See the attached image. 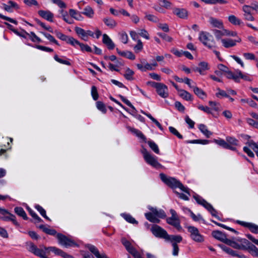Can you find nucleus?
<instances>
[{
  "instance_id": "nucleus-64",
  "label": "nucleus",
  "mask_w": 258,
  "mask_h": 258,
  "mask_svg": "<svg viewBox=\"0 0 258 258\" xmlns=\"http://www.w3.org/2000/svg\"><path fill=\"white\" fill-rule=\"evenodd\" d=\"M139 35L146 39H149V34L148 32L145 29L140 30V32H139Z\"/></svg>"
},
{
  "instance_id": "nucleus-40",
  "label": "nucleus",
  "mask_w": 258,
  "mask_h": 258,
  "mask_svg": "<svg viewBox=\"0 0 258 258\" xmlns=\"http://www.w3.org/2000/svg\"><path fill=\"white\" fill-rule=\"evenodd\" d=\"M121 216L124 218V219L129 223L132 224H137L138 222L136 220V219L133 218L132 216L129 214H122Z\"/></svg>"
},
{
  "instance_id": "nucleus-3",
  "label": "nucleus",
  "mask_w": 258,
  "mask_h": 258,
  "mask_svg": "<svg viewBox=\"0 0 258 258\" xmlns=\"http://www.w3.org/2000/svg\"><path fill=\"white\" fill-rule=\"evenodd\" d=\"M200 40L209 48L213 49L215 47V42L211 35L207 32H202L199 36Z\"/></svg>"
},
{
  "instance_id": "nucleus-61",
  "label": "nucleus",
  "mask_w": 258,
  "mask_h": 258,
  "mask_svg": "<svg viewBox=\"0 0 258 258\" xmlns=\"http://www.w3.org/2000/svg\"><path fill=\"white\" fill-rule=\"evenodd\" d=\"M41 228H42L43 231L50 235H54L56 233V231L54 229H50L46 228H45L44 226L42 225L40 227Z\"/></svg>"
},
{
  "instance_id": "nucleus-44",
  "label": "nucleus",
  "mask_w": 258,
  "mask_h": 258,
  "mask_svg": "<svg viewBox=\"0 0 258 258\" xmlns=\"http://www.w3.org/2000/svg\"><path fill=\"white\" fill-rule=\"evenodd\" d=\"M219 246L225 252L227 253H229L233 256H238L236 254V252L233 250L232 249L224 245H220Z\"/></svg>"
},
{
  "instance_id": "nucleus-20",
  "label": "nucleus",
  "mask_w": 258,
  "mask_h": 258,
  "mask_svg": "<svg viewBox=\"0 0 258 258\" xmlns=\"http://www.w3.org/2000/svg\"><path fill=\"white\" fill-rule=\"evenodd\" d=\"M102 41L104 44H105L109 49H113L115 45L110 38L106 34H104L103 35V39Z\"/></svg>"
},
{
  "instance_id": "nucleus-11",
  "label": "nucleus",
  "mask_w": 258,
  "mask_h": 258,
  "mask_svg": "<svg viewBox=\"0 0 258 258\" xmlns=\"http://www.w3.org/2000/svg\"><path fill=\"white\" fill-rule=\"evenodd\" d=\"M121 241L127 251L135 258H142L139 252L131 245L130 241L125 239H122Z\"/></svg>"
},
{
  "instance_id": "nucleus-14",
  "label": "nucleus",
  "mask_w": 258,
  "mask_h": 258,
  "mask_svg": "<svg viewBox=\"0 0 258 258\" xmlns=\"http://www.w3.org/2000/svg\"><path fill=\"white\" fill-rule=\"evenodd\" d=\"M208 22L213 27L221 29L224 27L223 21L221 20L212 16L209 17Z\"/></svg>"
},
{
  "instance_id": "nucleus-49",
  "label": "nucleus",
  "mask_w": 258,
  "mask_h": 258,
  "mask_svg": "<svg viewBox=\"0 0 258 258\" xmlns=\"http://www.w3.org/2000/svg\"><path fill=\"white\" fill-rule=\"evenodd\" d=\"M36 209L39 212L40 214L46 219L49 220V218L46 215L45 210L40 206L36 205Z\"/></svg>"
},
{
  "instance_id": "nucleus-10",
  "label": "nucleus",
  "mask_w": 258,
  "mask_h": 258,
  "mask_svg": "<svg viewBox=\"0 0 258 258\" xmlns=\"http://www.w3.org/2000/svg\"><path fill=\"white\" fill-rule=\"evenodd\" d=\"M151 231L155 236L166 240L168 234L165 230L160 226L154 225L151 227Z\"/></svg>"
},
{
  "instance_id": "nucleus-16",
  "label": "nucleus",
  "mask_w": 258,
  "mask_h": 258,
  "mask_svg": "<svg viewBox=\"0 0 258 258\" xmlns=\"http://www.w3.org/2000/svg\"><path fill=\"white\" fill-rule=\"evenodd\" d=\"M46 249L50 250L52 252H54L55 254L60 255L63 258H73L72 255L67 253L62 250L55 247H48V248Z\"/></svg>"
},
{
  "instance_id": "nucleus-13",
  "label": "nucleus",
  "mask_w": 258,
  "mask_h": 258,
  "mask_svg": "<svg viewBox=\"0 0 258 258\" xmlns=\"http://www.w3.org/2000/svg\"><path fill=\"white\" fill-rule=\"evenodd\" d=\"M254 9L252 7H251L247 5H244L242 7V10L244 12L243 17L244 20L246 21H254V17L252 16L251 14V11Z\"/></svg>"
},
{
  "instance_id": "nucleus-12",
  "label": "nucleus",
  "mask_w": 258,
  "mask_h": 258,
  "mask_svg": "<svg viewBox=\"0 0 258 258\" xmlns=\"http://www.w3.org/2000/svg\"><path fill=\"white\" fill-rule=\"evenodd\" d=\"M241 39L240 37H237L236 39L233 40L229 38L221 39V42L222 45L226 48L233 47L236 45L237 42H240Z\"/></svg>"
},
{
  "instance_id": "nucleus-52",
  "label": "nucleus",
  "mask_w": 258,
  "mask_h": 258,
  "mask_svg": "<svg viewBox=\"0 0 258 258\" xmlns=\"http://www.w3.org/2000/svg\"><path fill=\"white\" fill-rule=\"evenodd\" d=\"M214 142L219 146L223 147V148H228V144L223 139L220 140H215Z\"/></svg>"
},
{
  "instance_id": "nucleus-21",
  "label": "nucleus",
  "mask_w": 258,
  "mask_h": 258,
  "mask_svg": "<svg viewBox=\"0 0 258 258\" xmlns=\"http://www.w3.org/2000/svg\"><path fill=\"white\" fill-rule=\"evenodd\" d=\"M166 221L168 224L173 226L178 229L181 228L178 218L169 217L167 218Z\"/></svg>"
},
{
  "instance_id": "nucleus-1",
  "label": "nucleus",
  "mask_w": 258,
  "mask_h": 258,
  "mask_svg": "<svg viewBox=\"0 0 258 258\" xmlns=\"http://www.w3.org/2000/svg\"><path fill=\"white\" fill-rule=\"evenodd\" d=\"M160 177L162 181L169 186L172 188L178 187L180 188L182 191L186 192L188 195H190L189 192V189L184 186V185L176 179L171 177H167L165 174L163 173H161L160 174Z\"/></svg>"
},
{
  "instance_id": "nucleus-4",
  "label": "nucleus",
  "mask_w": 258,
  "mask_h": 258,
  "mask_svg": "<svg viewBox=\"0 0 258 258\" xmlns=\"http://www.w3.org/2000/svg\"><path fill=\"white\" fill-rule=\"evenodd\" d=\"M28 249L29 251L42 258L45 257V255L48 254L49 252L51 251L50 250L46 249L48 248V247H44L42 248H38L31 242L28 244Z\"/></svg>"
},
{
  "instance_id": "nucleus-9",
  "label": "nucleus",
  "mask_w": 258,
  "mask_h": 258,
  "mask_svg": "<svg viewBox=\"0 0 258 258\" xmlns=\"http://www.w3.org/2000/svg\"><path fill=\"white\" fill-rule=\"evenodd\" d=\"M246 144L247 146L243 147L244 152H245L249 157L253 158L254 157V154L251 151V149H252L255 152L258 157V145L252 141L247 142Z\"/></svg>"
},
{
  "instance_id": "nucleus-17",
  "label": "nucleus",
  "mask_w": 258,
  "mask_h": 258,
  "mask_svg": "<svg viewBox=\"0 0 258 258\" xmlns=\"http://www.w3.org/2000/svg\"><path fill=\"white\" fill-rule=\"evenodd\" d=\"M241 225L247 227L250 231L253 233H258V226L251 223H247L243 221H238Z\"/></svg>"
},
{
  "instance_id": "nucleus-28",
  "label": "nucleus",
  "mask_w": 258,
  "mask_h": 258,
  "mask_svg": "<svg viewBox=\"0 0 258 258\" xmlns=\"http://www.w3.org/2000/svg\"><path fill=\"white\" fill-rule=\"evenodd\" d=\"M149 209L153 213V214L158 218H164L166 217V214L162 210H158L156 208H149Z\"/></svg>"
},
{
  "instance_id": "nucleus-56",
  "label": "nucleus",
  "mask_w": 258,
  "mask_h": 258,
  "mask_svg": "<svg viewBox=\"0 0 258 258\" xmlns=\"http://www.w3.org/2000/svg\"><path fill=\"white\" fill-rule=\"evenodd\" d=\"M42 34L48 39L49 40L50 42H53L55 44H57V45H59L58 43L57 42V41L55 39V38L52 36L50 34H47V33H43V32H42Z\"/></svg>"
},
{
  "instance_id": "nucleus-62",
  "label": "nucleus",
  "mask_w": 258,
  "mask_h": 258,
  "mask_svg": "<svg viewBox=\"0 0 258 258\" xmlns=\"http://www.w3.org/2000/svg\"><path fill=\"white\" fill-rule=\"evenodd\" d=\"M143 49V44L141 40L137 41V44L134 47V50L136 52H138Z\"/></svg>"
},
{
  "instance_id": "nucleus-6",
  "label": "nucleus",
  "mask_w": 258,
  "mask_h": 258,
  "mask_svg": "<svg viewBox=\"0 0 258 258\" xmlns=\"http://www.w3.org/2000/svg\"><path fill=\"white\" fill-rule=\"evenodd\" d=\"M56 237L58 240V243L66 247L78 246V244L75 241L63 234H57Z\"/></svg>"
},
{
  "instance_id": "nucleus-46",
  "label": "nucleus",
  "mask_w": 258,
  "mask_h": 258,
  "mask_svg": "<svg viewBox=\"0 0 258 258\" xmlns=\"http://www.w3.org/2000/svg\"><path fill=\"white\" fill-rule=\"evenodd\" d=\"M226 142L229 145L232 146H238V141L234 138L231 137H227L226 138Z\"/></svg>"
},
{
  "instance_id": "nucleus-41",
  "label": "nucleus",
  "mask_w": 258,
  "mask_h": 258,
  "mask_svg": "<svg viewBox=\"0 0 258 258\" xmlns=\"http://www.w3.org/2000/svg\"><path fill=\"white\" fill-rule=\"evenodd\" d=\"M134 74V72L133 71L131 70L129 68L126 69L125 71V73L123 75L125 78L127 80H133V75Z\"/></svg>"
},
{
  "instance_id": "nucleus-24",
  "label": "nucleus",
  "mask_w": 258,
  "mask_h": 258,
  "mask_svg": "<svg viewBox=\"0 0 258 258\" xmlns=\"http://www.w3.org/2000/svg\"><path fill=\"white\" fill-rule=\"evenodd\" d=\"M127 129L129 131H130L132 133L135 135L139 138L143 140L144 141L146 142V138L145 136L143 134V133L139 130L136 129L135 128L131 127L130 126H128Z\"/></svg>"
},
{
  "instance_id": "nucleus-50",
  "label": "nucleus",
  "mask_w": 258,
  "mask_h": 258,
  "mask_svg": "<svg viewBox=\"0 0 258 258\" xmlns=\"http://www.w3.org/2000/svg\"><path fill=\"white\" fill-rule=\"evenodd\" d=\"M190 216L195 221H202L203 222H204V220L203 219V218H202V216L200 214L196 215L192 212L190 211Z\"/></svg>"
},
{
  "instance_id": "nucleus-34",
  "label": "nucleus",
  "mask_w": 258,
  "mask_h": 258,
  "mask_svg": "<svg viewBox=\"0 0 258 258\" xmlns=\"http://www.w3.org/2000/svg\"><path fill=\"white\" fill-rule=\"evenodd\" d=\"M193 91L194 92L195 94L197 95L199 97H200L201 99H204L206 97V93L204 92L203 90L201 89L200 88L195 86L193 87Z\"/></svg>"
},
{
  "instance_id": "nucleus-32",
  "label": "nucleus",
  "mask_w": 258,
  "mask_h": 258,
  "mask_svg": "<svg viewBox=\"0 0 258 258\" xmlns=\"http://www.w3.org/2000/svg\"><path fill=\"white\" fill-rule=\"evenodd\" d=\"M103 22L107 26L111 29L114 28L117 25V23L114 20L109 18H104Z\"/></svg>"
},
{
  "instance_id": "nucleus-35",
  "label": "nucleus",
  "mask_w": 258,
  "mask_h": 258,
  "mask_svg": "<svg viewBox=\"0 0 258 258\" xmlns=\"http://www.w3.org/2000/svg\"><path fill=\"white\" fill-rule=\"evenodd\" d=\"M3 8L4 9L8 11V12H11V8H18V6L16 3L15 2L10 1L8 2V4H3Z\"/></svg>"
},
{
  "instance_id": "nucleus-26",
  "label": "nucleus",
  "mask_w": 258,
  "mask_h": 258,
  "mask_svg": "<svg viewBox=\"0 0 258 258\" xmlns=\"http://www.w3.org/2000/svg\"><path fill=\"white\" fill-rule=\"evenodd\" d=\"M173 13L180 18H185L187 16V12L183 9H174Z\"/></svg>"
},
{
  "instance_id": "nucleus-60",
  "label": "nucleus",
  "mask_w": 258,
  "mask_h": 258,
  "mask_svg": "<svg viewBox=\"0 0 258 258\" xmlns=\"http://www.w3.org/2000/svg\"><path fill=\"white\" fill-rule=\"evenodd\" d=\"M158 27L165 32H168L169 31L168 25L166 23H159L158 25Z\"/></svg>"
},
{
  "instance_id": "nucleus-33",
  "label": "nucleus",
  "mask_w": 258,
  "mask_h": 258,
  "mask_svg": "<svg viewBox=\"0 0 258 258\" xmlns=\"http://www.w3.org/2000/svg\"><path fill=\"white\" fill-rule=\"evenodd\" d=\"M212 234L214 238L222 241H223L226 239L225 235L221 231H213Z\"/></svg>"
},
{
  "instance_id": "nucleus-42",
  "label": "nucleus",
  "mask_w": 258,
  "mask_h": 258,
  "mask_svg": "<svg viewBox=\"0 0 258 258\" xmlns=\"http://www.w3.org/2000/svg\"><path fill=\"white\" fill-rule=\"evenodd\" d=\"M228 21L233 25H240L241 21L240 19H238L234 15H230L228 17Z\"/></svg>"
},
{
  "instance_id": "nucleus-15",
  "label": "nucleus",
  "mask_w": 258,
  "mask_h": 258,
  "mask_svg": "<svg viewBox=\"0 0 258 258\" xmlns=\"http://www.w3.org/2000/svg\"><path fill=\"white\" fill-rule=\"evenodd\" d=\"M156 91L158 94L162 98H165L168 96V88L165 85L162 83H160L156 89Z\"/></svg>"
},
{
  "instance_id": "nucleus-43",
  "label": "nucleus",
  "mask_w": 258,
  "mask_h": 258,
  "mask_svg": "<svg viewBox=\"0 0 258 258\" xmlns=\"http://www.w3.org/2000/svg\"><path fill=\"white\" fill-rule=\"evenodd\" d=\"M226 77L228 79H233L235 82H239V76L238 75V72L236 74H233L231 71L228 72L226 74Z\"/></svg>"
},
{
  "instance_id": "nucleus-22",
  "label": "nucleus",
  "mask_w": 258,
  "mask_h": 258,
  "mask_svg": "<svg viewBox=\"0 0 258 258\" xmlns=\"http://www.w3.org/2000/svg\"><path fill=\"white\" fill-rule=\"evenodd\" d=\"M178 94L180 97L186 101L192 100V95L189 92L184 90H179L178 91Z\"/></svg>"
},
{
  "instance_id": "nucleus-19",
  "label": "nucleus",
  "mask_w": 258,
  "mask_h": 258,
  "mask_svg": "<svg viewBox=\"0 0 258 258\" xmlns=\"http://www.w3.org/2000/svg\"><path fill=\"white\" fill-rule=\"evenodd\" d=\"M38 14L41 17L46 20L50 22L53 21V14L51 12L49 11L40 10L38 12Z\"/></svg>"
},
{
  "instance_id": "nucleus-58",
  "label": "nucleus",
  "mask_w": 258,
  "mask_h": 258,
  "mask_svg": "<svg viewBox=\"0 0 258 258\" xmlns=\"http://www.w3.org/2000/svg\"><path fill=\"white\" fill-rule=\"evenodd\" d=\"M62 19L63 20L68 24H71L73 23V21L72 19L70 18L68 13L65 12L64 14H62Z\"/></svg>"
},
{
  "instance_id": "nucleus-51",
  "label": "nucleus",
  "mask_w": 258,
  "mask_h": 258,
  "mask_svg": "<svg viewBox=\"0 0 258 258\" xmlns=\"http://www.w3.org/2000/svg\"><path fill=\"white\" fill-rule=\"evenodd\" d=\"M169 131L174 135L176 136L178 138L182 139L183 138L182 136L179 134L177 130L172 126L169 127Z\"/></svg>"
},
{
  "instance_id": "nucleus-55",
  "label": "nucleus",
  "mask_w": 258,
  "mask_h": 258,
  "mask_svg": "<svg viewBox=\"0 0 258 258\" xmlns=\"http://www.w3.org/2000/svg\"><path fill=\"white\" fill-rule=\"evenodd\" d=\"M96 107L97 108L100 110L103 113H105L106 111V109L104 104L100 101H98L96 102Z\"/></svg>"
},
{
  "instance_id": "nucleus-48",
  "label": "nucleus",
  "mask_w": 258,
  "mask_h": 258,
  "mask_svg": "<svg viewBox=\"0 0 258 258\" xmlns=\"http://www.w3.org/2000/svg\"><path fill=\"white\" fill-rule=\"evenodd\" d=\"M88 248L92 252L96 257L97 256H99V254H100L97 248L94 245L88 244L87 246Z\"/></svg>"
},
{
  "instance_id": "nucleus-31",
  "label": "nucleus",
  "mask_w": 258,
  "mask_h": 258,
  "mask_svg": "<svg viewBox=\"0 0 258 258\" xmlns=\"http://www.w3.org/2000/svg\"><path fill=\"white\" fill-rule=\"evenodd\" d=\"M82 14L89 18H92L94 15V12L90 6H87L84 8Z\"/></svg>"
},
{
  "instance_id": "nucleus-63",
  "label": "nucleus",
  "mask_w": 258,
  "mask_h": 258,
  "mask_svg": "<svg viewBox=\"0 0 258 258\" xmlns=\"http://www.w3.org/2000/svg\"><path fill=\"white\" fill-rule=\"evenodd\" d=\"M79 46L81 48V49L82 51H86L87 52H91L92 49L87 44H84L83 43H80Z\"/></svg>"
},
{
  "instance_id": "nucleus-45",
  "label": "nucleus",
  "mask_w": 258,
  "mask_h": 258,
  "mask_svg": "<svg viewBox=\"0 0 258 258\" xmlns=\"http://www.w3.org/2000/svg\"><path fill=\"white\" fill-rule=\"evenodd\" d=\"M148 144L151 149L156 154L159 153V149L157 145L154 142L150 141L148 142Z\"/></svg>"
},
{
  "instance_id": "nucleus-8",
  "label": "nucleus",
  "mask_w": 258,
  "mask_h": 258,
  "mask_svg": "<svg viewBox=\"0 0 258 258\" xmlns=\"http://www.w3.org/2000/svg\"><path fill=\"white\" fill-rule=\"evenodd\" d=\"M188 231L190 233V238L197 242H202L204 241V236L201 234L198 228L194 226L187 227Z\"/></svg>"
},
{
  "instance_id": "nucleus-25",
  "label": "nucleus",
  "mask_w": 258,
  "mask_h": 258,
  "mask_svg": "<svg viewBox=\"0 0 258 258\" xmlns=\"http://www.w3.org/2000/svg\"><path fill=\"white\" fill-rule=\"evenodd\" d=\"M182 240V238L180 235H169L167 238L166 241L172 242H175V243H180Z\"/></svg>"
},
{
  "instance_id": "nucleus-47",
  "label": "nucleus",
  "mask_w": 258,
  "mask_h": 258,
  "mask_svg": "<svg viewBox=\"0 0 258 258\" xmlns=\"http://www.w3.org/2000/svg\"><path fill=\"white\" fill-rule=\"evenodd\" d=\"M54 59L57 61L58 62L62 64H64L67 66H71V63L70 61L67 59H63L62 58H59L57 55L55 54L54 56Z\"/></svg>"
},
{
  "instance_id": "nucleus-18",
  "label": "nucleus",
  "mask_w": 258,
  "mask_h": 258,
  "mask_svg": "<svg viewBox=\"0 0 258 258\" xmlns=\"http://www.w3.org/2000/svg\"><path fill=\"white\" fill-rule=\"evenodd\" d=\"M209 69L208 64L206 62H201L199 63L198 67L194 68L195 72H198L201 75H204V72Z\"/></svg>"
},
{
  "instance_id": "nucleus-23",
  "label": "nucleus",
  "mask_w": 258,
  "mask_h": 258,
  "mask_svg": "<svg viewBox=\"0 0 258 258\" xmlns=\"http://www.w3.org/2000/svg\"><path fill=\"white\" fill-rule=\"evenodd\" d=\"M69 14L72 18L77 21H83L84 19V18L82 16L81 13L74 9H70Z\"/></svg>"
},
{
  "instance_id": "nucleus-2",
  "label": "nucleus",
  "mask_w": 258,
  "mask_h": 258,
  "mask_svg": "<svg viewBox=\"0 0 258 258\" xmlns=\"http://www.w3.org/2000/svg\"><path fill=\"white\" fill-rule=\"evenodd\" d=\"M237 241L240 242L242 250H246L253 256L258 257V248L248 240L244 238H240L237 239Z\"/></svg>"
},
{
  "instance_id": "nucleus-53",
  "label": "nucleus",
  "mask_w": 258,
  "mask_h": 258,
  "mask_svg": "<svg viewBox=\"0 0 258 258\" xmlns=\"http://www.w3.org/2000/svg\"><path fill=\"white\" fill-rule=\"evenodd\" d=\"M52 3L57 5L60 8H66V4L61 0H50Z\"/></svg>"
},
{
  "instance_id": "nucleus-38",
  "label": "nucleus",
  "mask_w": 258,
  "mask_h": 258,
  "mask_svg": "<svg viewBox=\"0 0 258 258\" xmlns=\"http://www.w3.org/2000/svg\"><path fill=\"white\" fill-rule=\"evenodd\" d=\"M9 216H4V217H1V219H2L4 221H12L13 223L16 225H18V223L17 222V221L15 219V216L10 213L8 214Z\"/></svg>"
},
{
  "instance_id": "nucleus-5",
  "label": "nucleus",
  "mask_w": 258,
  "mask_h": 258,
  "mask_svg": "<svg viewBox=\"0 0 258 258\" xmlns=\"http://www.w3.org/2000/svg\"><path fill=\"white\" fill-rule=\"evenodd\" d=\"M142 153L144 160L148 164L155 168L162 167V165L157 161V157L151 154L146 149L142 150Z\"/></svg>"
},
{
  "instance_id": "nucleus-54",
  "label": "nucleus",
  "mask_w": 258,
  "mask_h": 258,
  "mask_svg": "<svg viewBox=\"0 0 258 258\" xmlns=\"http://www.w3.org/2000/svg\"><path fill=\"white\" fill-rule=\"evenodd\" d=\"M91 95L94 100H97L98 98V94L97 92V88L95 86H93L91 88Z\"/></svg>"
},
{
  "instance_id": "nucleus-37",
  "label": "nucleus",
  "mask_w": 258,
  "mask_h": 258,
  "mask_svg": "<svg viewBox=\"0 0 258 258\" xmlns=\"http://www.w3.org/2000/svg\"><path fill=\"white\" fill-rule=\"evenodd\" d=\"M141 112L149 117L161 131L163 130V127L161 124L154 118L150 114L146 113L143 110H141Z\"/></svg>"
},
{
  "instance_id": "nucleus-27",
  "label": "nucleus",
  "mask_w": 258,
  "mask_h": 258,
  "mask_svg": "<svg viewBox=\"0 0 258 258\" xmlns=\"http://www.w3.org/2000/svg\"><path fill=\"white\" fill-rule=\"evenodd\" d=\"M75 30L76 33L84 41H88V37L87 36L86 31L83 29L76 27Z\"/></svg>"
},
{
  "instance_id": "nucleus-59",
  "label": "nucleus",
  "mask_w": 258,
  "mask_h": 258,
  "mask_svg": "<svg viewBox=\"0 0 258 258\" xmlns=\"http://www.w3.org/2000/svg\"><path fill=\"white\" fill-rule=\"evenodd\" d=\"M119 35L121 41L124 44L127 43L128 41V36L127 34L125 32H122L120 33Z\"/></svg>"
},
{
  "instance_id": "nucleus-39",
  "label": "nucleus",
  "mask_w": 258,
  "mask_h": 258,
  "mask_svg": "<svg viewBox=\"0 0 258 258\" xmlns=\"http://www.w3.org/2000/svg\"><path fill=\"white\" fill-rule=\"evenodd\" d=\"M118 53L121 56H124L128 59L134 60L135 59V55L131 51H126L120 52L118 51Z\"/></svg>"
},
{
  "instance_id": "nucleus-57",
  "label": "nucleus",
  "mask_w": 258,
  "mask_h": 258,
  "mask_svg": "<svg viewBox=\"0 0 258 258\" xmlns=\"http://www.w3.org/2000/svg\"><path fill=\"white\" fill-rule=\"evenodd\" d=\"M66 41L73 46H75L76 45H79L80 44V42L73 37H68Z\"/></svg>"
},
{
  "instance_id": "nucleus-30",
  "label": "nucleus",
  "mask_w": 258,
  "mask_h": 258,
  "mask_svg": "<svg viewBox=\"0 0 258 258\" xmlns=\"http://www.w3.org/2000/svg\"><path fill=\"white\" fill-rule=\"evenodd\" d=\"M145 215L147 219L151 222L159 223L160 222V220L157 218L152 212L146 213Z\"/></svg>"
},
{
  "instance_id": "nucleus-7",
  "label": "nucleus",
  "mask_w": 258,
  "mask_h": 258,
  "mask_svg": "<svg viewBox=\"0 0 258 258\" xmlns=\"http://www.w3.org/2000/svg\"><path fill=\"white\" fill-rule=\"evenodd\" d=\"M220 30L214 29L213 31V34L217 40H221L223 36H236L237 33L235 31H230L224 29V27Z\"/></svg>"
},
{
  "instance_id": "nucleus-36",
  "label": "nucleus",
  "mask_w": 258,
  "mask_h": 258,
  "mask_svg": "<svg viewBox=\"0 0 258 258\" xmlns=\"http://www.w3.org/2000/svg\"><path fill=\"white\" fill-rule=\"evenodd\" d=\"M15 213L19 216L23 217L25 220L27 219L26 213L21 207H16L14 209Z\"/></svg>"
},
{
  "instance_id": "nucleus-29",
  "label": "nucleus",
  "mask_w": 258,
  "mask_h": 258,
  "mask_svg": "<svg viewBox=\"0 0 258 258\" xmlns=\"http://www.w3.org/2000/svg\"><path fill=\"white\" fill-rule=\"evenodd\" d=\"M199 129L200 131L207 137L209 138L212 135V133L209 131L207 127L204 124H200L198 125Z\"/></svg>"
}]
</instances>
